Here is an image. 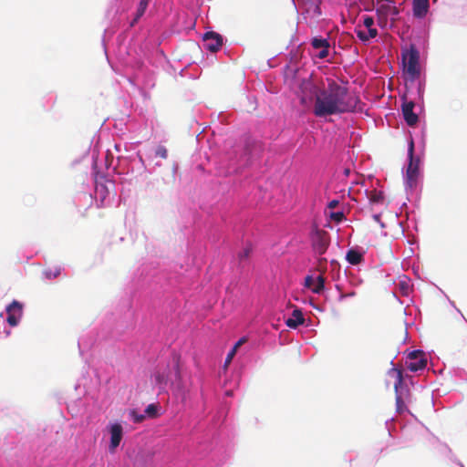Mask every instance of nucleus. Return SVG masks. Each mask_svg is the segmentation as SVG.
I'll return each instance as SVG.
<instances>
[{"mask_svg": "<svg viewBox=\"0 0 467 467\" xmlns=\"http://www.w3.org/2000/svg\"><path fill=\"white\" fill-rule=\"evenodd\" d=\"M359 103L358 96L349 93L347 87L334 79L327 80V87L322 88L314 103L313 113L323 118L331 115L352 112Z\"/></svg>", "mask_w": 467, "mask_h": 467, "instance_id": "1", "label": "nucleus"}, {"mask_svg": "<svg viewBox=\"0 0 467 467\" xmlns=\"http://www.w3.org/2000/svg\"><path fill=\"white\" fill-rule=\"evenodd\" d=\"M323 87L315 79L312 75L305 78L299 84L300 102L306 105L308 102L317 100V97L321 92Z\"/></svg>", "mask_w": 467, "mask_h": 467, "instance_id": "2", "label": "nucleus"}, {"mask_svg": "<svg viewBox=\"0 0 467 467\" xmlns=\"http://www.w3.org/2000/svg\"><path fill=\"white\" fill-rule=\"evenodd\" d=\"M375 9L378 16V24L380 26H385L389 18H390L392 22L396 21L400 14V10L396 6V1L389 2V0H385L382 1V3H376Z\"/></svg>", "mask_w": 467, "mask_h": 467, "instance_id": "3", "label": "nucleus"}, {"mask_svg": "<svg viewBox=\"0 0 467 467\" xmlns=\"http://www.w3.org/2000/svg\"><path fill=\"white\" fill-rule=\"evenodd\" d=\"M310 241L314 253L321 256L327 252L330 244V236L327 231L314 225L310 234Z\"/></svg>", "mask_w": 467, "mask_h": 467, "instance_id": "4", "label": "nucleus"}, {"mask_svg": "<svg viewBox=\"0 0 467 467\" xmlns=\"http://www.w3.org/2000/svg\"><path fill=\"white\" fill-rule=\"evenodd\" d=\"M404 72L414 79L420 75L419 52L411 47L407 53L402 55Z\"/></svg>", "mask_w": 467, "mask_h": 467, "instance_id": "5", "label": "nucleus"}, {"mask_svg": "<svg viewBox=\"0 0 467 467\" xmlns=\"http://www.w3.org/2000/svg\"><path fill=\"white\" fill-rule=\"evenodd\" d=\"M405 365L409 370L416 372L425 368L427 366V359L422 351L414 350L408 355Z\"/></svg>", "mask_w": 467, "mask_h": 467, "instance_id": "6", "label": "nucleus"}, {"mask_svg": "<svg viewBox=\"0 0 467 467\" xmlns=\"http://www.w3.org/2000/svg\"><path fill=\"white\" fill-rule=\"evenodd\" d=\"M414 143L411 140L409 147L410 163L406 171L407 184L410 188H413L417 182L419 174L418 161L415 162L413 160Z\"/></svg>", "mask_w": 467, "mask_h": 467, "instance_id": "7", "label": "nucleus"}, {"mask_svg": "<svg viewBox=\"0 0 467 467\" xmlns=\"http://www.w3.org/2000/svg\"><path fill=\"white\" fill-rule=\"evenodd\" d=\"M6 322L11 327H16L18 325L22 316H23V305L14 300L10 305L6 307Z\"/></svg>", "mask_w": 467, "mask_h": 467, "instance_id": "8", "label": "nucleus"}, {"mask_svg": "<svg viewBox=\"0 0 467 467\" xmlns=\"http://www.w3.org/2000/svg\"><path fill=\"white\" fill-rule=\"evenodd\" d=\"M203 47L211 52H217L223 46V36L213 31L206 32L202 37Z\"/></svg>", "mask_w": 467, "mask_h": 467, "instance_id": "9", "label": "nucleus"}, {"mask_svg": "<svg viewBox=\"0 0 467 467\" xmlns=\"http://www.w3.org/2000/svg\"><path fill=\"white\" fill-rule=\"evenodd\" d=\"M109 433L110 443L109 446V451L110 453H114L122 440L123 428L119 423H114L109 427Z\"/></svg>", "mask_w": 467, "mask_h": 467, "instance_id": "10", "label": "nucleus"}, {"mask_svg": "<svg viewBox=\"0 0 467 467\" xmlns=\"http://www.w3.org/2000/svg\"><path fill=\"white\" fill-rule=\"evenodd\" d=\"M414 106L413 101H404L401 108L406 123L411 127L416 125L419 121L418 115L413 112Z\"/></svg>", "mask_w": 467, "mask_h": 467, "instance_id": "11", "label": "nucleus"}, {"mask_svg": "<svg viewBox=\"0 0 467 467\" xmlns=\"http://www.w3.org/2000/svg\"><path fill=\"white\" fill-rule=\"evenodd\" d=\"M311 46L313 48L320 50L317 55L318 58L324 59L328 56L330 44L327 39L316 36L311 40Z\"/></svg>", "mask_w": 467, "mask_h": 467, "instance_id": "12", "label": "nucleus"}, {"mask_svg": "<svg viewBox=\"0 0 467 467\" xmlns=\"http://www.w3.org/2000/svg\"><path fill=\"white\" fill-rule=\"evenodd\" d=\"M305 318L300 309L296 308L292 312V317L285 320V325L290 328H296L299 325L304 324Z\"/></svg>", "mask_w": 467, "mask_h": 467, "instance_id": "13", "label": "nucleus"}, {"mask_svg": "<svg viewBox=\"0 0 467 467\" xmlns=\"http://www.w3.org/2000/svg\"><path fill=\"white\" fill-rule=\"evenodd\" d=\"M429 8V0H413V14L417 17L426 15Z\"/></svg>", "mask_w": 467, "mask_h": 467, "instance_id": "14", "label": "nucleus"}, {"mask_svg": "<svg viewBox=\"0 0 467 467\" xmlns=\"http://www.w3.org/2000/svg\"><path fill=\"white\" fill-rule=\"evenodd\" d=\"M346 258L350 265H357L363 261V254L357 250L350 249L347 253Z\"/></svg>", "mask_w": 467, "mask_h": 467, "instance_id": "15", "label": "nucleus"}, {"mask_svg": "<svg viewBox=\"0 0 467 467\" xmlns=\"http://www.w3.org/2000/svg\"><path fill=\"white\" fill-rule=\"evenodd\" d=\"M369 202L372 204H383L385 196L383 192L373 190L368 192Z\"/></svg>", "mask_w": 467, "mask_h": 467, "instance_id": "16", "label": "nucleus"}, {"mask_svg": "<svg viewBox=\"0 0 467 467\" xmlns=\"http://www.w3.org/2000/svg\"><path fill=\"white\" fill-rule=\"evenodd\" d=\"M247 341L246 337H241L233 347L231 351L227 354V357L225 358L224 366H228L231 362L234 357L235 356L237 349L245 342Z\"/></svg>", "mask_w": 467, "mask_h": 467, "instance_id": "17", "label": "nucleus"}, {"mask_svg": "<svg viewBox=\"0 0 467 467\" xmlns=\"http://www.w3.org/2000/svg\"><path fill=\"white\" fill-rule=\"evenodd\" d=\"M149 2H150V0H140V1L139 6L137 8L136 16H135L133 21L131 22V26H133L135 23H137L138 20L144 15V13L148 7Z\"/></svg>", "mask_w": 467, "mask_h": 467, "instance_id": "18", "label": "nucleus"}, {"mask_svg": "<svg viewBox=\"0 0 467 467\" xmlns=\"http://www.w3.org/2000/svg\"><path fill=\"white\" fill-rule=\"evenodd\" d=\"M325 287V277L322 274L315 279L314 287L312 288V292L315 294H320Z\"/></svg>", "mask_w": 467, "mask_h": 467, "instance_id": "19", "label": "nucleus"}, {"mask_svg": "<svg viewBox=\"0 0 467 467\" xmlns=\"http://www.w3.org/2000/svg\"><path fill=\"white\" fill-rule=\"evenodd\" d=\"M396 407L399 413H402L407 410V407L400 395H396Z\"/></svg>", "mask_w": 467, "mask_h": 467, "instance_id": "20", "label": "nucleus"}, {"mask_svg": "<svg viewBox=\"0 0 467 467\" xmlns=\"http://www.w3.org/2000/svg\"><path fill=\"white\" fill-rule=\"evenodd\" d=\"M327 258L325 257H319L317 259V271L320 272V274H322L324 275V273L326 272L327 270Z\"/></svg>", "mask_w": 467, "mask_h": 467, "instance_id": "21", "label": "nucleus"}, {"mask_svg": "<svg viewBox=\"0 0 467 467\" xmlns=\"http://www.w3.org/2000/svg\"><path fill=\"white\" fill-rule=\"evenodd\" d=\"M155 155L157 157H160L161 159H167L168 157V150L164 146H158L155 150Z\"/></svg>", "mask_w": 467, "mask_h": 467, "instance_id": "22", "label": "nucleus"}, {"mask_svg": "<svg viewBox=\"0 0 467 467\" xmlns=\"http://www.w3.org/2000/svg\"><path fill=\"white\" fill-rule=\"evenodd\" d=\"M356 34H357L358 37L363 42L369 40V38L368 36V32H366L362 29H356Z\"/></svg>", "mask_w": 467, "mask_h": 467, "instance_id": "23", "label": "nucleus"}, {"mask_svg": "<svg viewBox=\"0 0 467 467\" xmlns=\"http://www.w3.org/2000/svg\"><path fill=\"white\" fill-rule=\"evenodd\" d=\"M315 279L312 275H306L305 278V286L312 291L314 287Z\"/></svg>", "mask_w": 467, "mask_h": 467, "instance_id": "24", "label": "nucleus"}, {"mask_svg": "<svg viewBox=\"0 0 467 467\" xmlns=\"http://www.w3.org/2000/svg\"><path fill=\"white\" fill-rule=\"evenodd\" d=\"M363 25L368 28V27H372V26L374 25V19L373 17L371 16H366L363 17Z\"/></svg>", "mask_w": 467, "mask_h": 467, "instance_id": "25", "label": "nucleus"}, {"mask_svg": "<svg viewBox=\"0 0 467 467\" xmlns=\"http://www.w3.org/2000/svg\"><path fill=\"white\" fill-rule=\"evenodd\" d=\"M250 253H251V248L250 247H245L240 254H239V259L242 261V260H244V259H247L250 255Z\"/></svg>", "mask_w": 467, "mask_h": 467, "instance_id": "26", "label": "nucleus"}, {"mask_svg": "<svg viewBox=\"0 0 467 467\" xmlns=\"http://www.w3.org/2000/svg\"><path fill=\"white\" fill-rule=\"evenodd\" d=\"M155 380L158 384H166L167 383V377L163 374L157 373L155 375Z\"/></svg>", "mask_w": 467, "mask_h": 467, "instance_id": "27", "label": "nucleus"}, {"mask_svg": "<svg viewBox=\"0 0 467 467\" xmlns=\"http://www.w3.org/2000/svg\"><path fill=\"white\" fill-rule=\"evenodd\" d=\"M306 5H309V8L315 7L316 9H319L318 5L320 4V0H304Z\"/></svg>", "mask_w": 467, "mask_h": 467, "instance_id": "28", "label": "nucleus"}, {"mask_svg": "<svg viewBox=\"0 0 467 467\" xmlns=\"http://www.w3.org/2000/svg\"><path fill=\"white\" fill-rule=\"evenodd\" d=\"M146 413L150 416H154L155 413H156V407L155 405L153 404H150L146 410H145Z\"/></svg>", "mask_w": 467, "mask_h": 467, "instance_id": "29", "label": "nucleus"}, {"mask_svg": "<svg viewBox=\"0 0 467 467\" xmlns=\"http://www.w3.org/2000/svg\"><path fill=\"white\" fill-rule=\"evenodd\" d=\"M331 217L332 219H334L335 221L337 222H340L342 221V219L344 218V213L342 212H337V213H333L331 214Z\"/></svg>", "mask_w": 467, "mask_h": 467, "instance_id": "30", "label": "nucleus"}, {"mask_svg": "<svg viewBox=\"0 0 467 467\" xmlns=\"http://www.w3.org/2000/svg\"><path fill=\"white\" fill-rule=\"evenodd\" d=\"M253 145L255 151L254 154L259 157L261 151L263 150L262 144L260 142H254Z\"/></svg>", "mask_w": 467, "mask_h": 467, "instance_id": "31", "label": "nucleus"}, {"mask_svg": "<svg viewBox=\"0 0 467 467\" xmlns=\"http://www.w3.org/2000/svg\"><path fill=\"white\" fill-rule=\"evenodd\" d=\"M377 35H378V31H377L376 28H373V27H368V36L369 39L376 37Z\"/></svg>", "mask_w": 467, "mask_h": 467, "instance_id": "32", "label": "nucleus"}, {"mask_svg": "<svg viewBox=\"0 0 467 467\" xmlns=\"http://www.w3.org/2000/svg\"><path fill=\"white\" fill-rule=\"evenodd\" d=\"M132 415L134 417V421L135 422H141L144 420V416L143 415H137L135 413V411H132Z\"/></svg>", "mask_w": 467, "mask_h": 467, "instance_id": "33", "label": "nucleus"}, {"mask_svg": "<svg viewBox=\"0 0 467 467\" xmlns=\"http://www.w3.org/2000/svg\"><path fill=\"white\" fill-rule=\"evenodd\" d=\"M175 376L179 380L181 379V371H180L178 363H176V366H175Z\"/></svg>", "mask_w": 467, "mask_h": 467, "instance_id": "34", "label": "nucleus"}, {"mask_svg": "<svg viewBox=\"0 0 467 467\" xmlns=\"http://www.w3.org/2000/svg\"><path fill=\"white\" fill-rule=\"evenodd\" d=\"M337 203H338V202H337V201L333 200V201H331V202L328 203V207L333 209V208H335V207L337 205Z\"/></svg>", "mask_w": 467, "mask_h": 467, "instance_id": "35", "label": "nucleus"}, {"mask_svg": "<svg viewBox=\"0 0 467 467\" xmlns=\"http://www.w3.org/2000/svg\"><path fill=\"white\" fill-rule=\"evenodd\" d=\"M349 172H350V170L348 168L344 170V173L346 176H348Z\"/></svg>", "mask_w": 467, "mask_h": 467, "instance_id": "36", "label": "nucleus"}, {"mask_svg": "<svg viewBox=\"0 0 467 467\" xmlns=\"http://www.w3.org/2000/svg\"><path fill=\"white\" fill-rule=\"evenodd\" d=\"M379 217H380V216H379V214L374 215V219H375L376 221H379Z\"/></svg>", "mask_w": 467, "mask_h": 467, "instance_id": "37", "label": "nucleus"}]
</instances>
